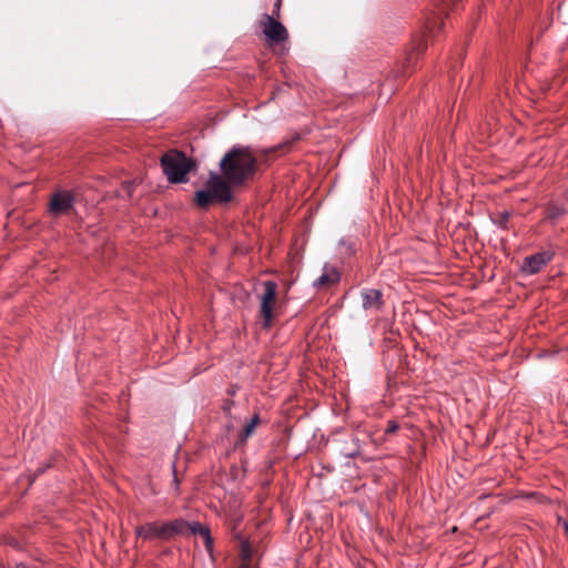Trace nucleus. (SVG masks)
<instances>
[{
  "label": "nucleus",
  "mask_w": 568,
  "mask_h": 568,
  "mask_svg": "<svg viewBox=\"0 0 568 568\" xmlns=\"http://www.w3.org/2000/svg\"><path fill=\"white\" fill-rule=\"evenodd\" d=\"M362 306L364 310L379 311L383 305V293L376 288H363L361 291Z\"/></svg>",
  "instance_id": "9b49d317"
},
{
  "label": "nucleus",
  "mask_w": 568,
  "mask_h": 568,
  "mask_svg": "<svg viewBox=\"0 0 568 568\" xmlns=\"http://www.w3.org/2000/svg\"><path fill=\"white\" fill-rule=\"evenodd\" d=\"M399 426L396 422L394 420H388L387 423V427L385 429V433L386 434H395L397 430H398Z\"/></svg>",
  "instance_id": "f3484780"
},
{
  "label": "nucleus",
  "mask_w": 568,
  "mask_h": 568,
  "mask_svg": "<svg viewBox=\"0 0 568 568\" xmlns=\"http://www.w3.org/2000/svg\"><path fill=\"white\" fill-rule=\"evenodd\" d=\"M300 139L296 135L293 140L285 141L277 146L262 150L254 153L248 146H233L229 150L220 162L222 178H248L255 174H262L263 168L268 165L271 154L283 151L287 152L292 144ZM213 178H219L214 175Z\"/></svg>",
  "instance_id": "f257e3e1"
},
{
  "label": "nucleus",
  "mask_w": 568,
  "mask_h": 568,
  "mask_svg": "<svg viewBox=\"0 0 568 568\" xmlns=\"http://www.w3.org/2000/svg\"><path fill=\"white\" fill-rule=\"evenodd\" d=\"M74 197L72 192L60 190L52 194L49 211L54 215L67 213L73 206Z\"/></svg>",
  "instance_id": "0eeeda50"
},
{
  "label": "nucleus",
  "mask_w": 568,
  "mask_h": 568,
  "mask_svg": "<svg viewBox=\"0 0 568 568\" xmlns=\"http://www.w3.org/2000/svg\"><path fill=\"white\" fill-rule=\"evenodd\" d=\"M170 181L173 182V183H180V182H186L187 180L176 179V180H170Z\"/></svg>",
  "instance_id": "412c9836"
},
{
  "label": "nucleus",
  "mask_w": 568,
  "mask_h": 568,
  "mask_svg": "<svg viewBox=\"0 0 568 568\" xmlns=\"http://www.w3.org/2000/svg\"><path fill=\"white\" fill-rule=\"evenodd\" d=\"M277 300V284L273 281L264 282V293L261 296L260 315L263 327H270L275 316L274 307Z\"/></svg>",
  "instance_id": "39448f33"
},
{
  "label": "nucleus",
  "mask_w": 568,
  "mask_h": 568,
  "mask_svg": "<svg viewBox=\"0 0 568 568\" xmlns=\"http://www.w3.org/2000/svg\"><path fill=\"white\" fill-rule=\"evenodd\" d=\"M562 214H564V210L560 209L559 206L552 204V205L548 206L546 217L548 220H556L559 216H561Z\"/></svg>",
  "instance_id": "4468645a"
},
{
  "label": "nucleus",
  "mask_w": 568,
  "mask_h": 568,
  "mask_svg": "<svg viewBox=\"0 0 568 568\" xmlns=\"http://www.w3.org/2000/svg\"><path fill=\"white\" fill-rule=\"evenodd\" d=\"M160 164L166 178H186L195 174L197 163L178 149H170L160 158Z\"/></svg>",
  "instance_id": "7ed1b4c3"
},
{
  "label": "nucleus",
  "mask_w": 568,
  "mask_h": 568,
  "mask_svg": "<svg viewBox=\"0 0 568 568\" xmlns=\"http://www.w3.org/2000/svg\"><path fill=\"white\" fill-rule=\"evenodd\" d=\"M244 180H206L203 189L195 192L194 203L201 210H207L214 204L229 203L232 200V184Z\"/></svg>",
  "instance_id": "f03ea898"
},
{
  "label": "nucleus",
  "mask_w": 568,
  "mask_h": 568,
  "mask_svg": "<svg viewBox=\"0 0 568 568\" xmlns=\"http://www.w3.org/2000/svg\"><path fill=\"white\" fill-rule=\"evenodd\" d=\"M260 24L267 43L271 45L283 42L288 38L286 28L270 14H264Z\"/></svg>",
  "instance_id": "423d86ee"
},
{
  "label": "nucleus",
  "mask_w": 568,
  "mask_h": 568,
  "mask_svg": "<svg viewBox=\"0 0 568 568\" xmlns=\"http://www.w3.org/2000/svg\"><path fill=\"white\" fill-rule=\"evenodd\" d=\"M510 214L508 212H503L499 214V219L496 221V223L503 227H506L508 221H509Z\"/></svg>",
  "instance_id": "dca6fc26"
},
{
  "label": "nucleus",
  "mask_w": 568,
  "mask_h": 568,
  "mask_svg": "<svg viewBox=\"0 0 568 568\" xmlns=\"http://www.w3.org/2000/svg\"><path fill=\"white\" fill-rule=\"evenodd\" d=\"M179 483H180V481H179V478H178V476H176V471L174 470V485H175V489H178V487H179Z\"/></svg>",
  "instance_id": "aec40b11"
},
{
  "label": "nucleus",
  "mask_w": 568,
  "mask_h": 568,
  "mask_svg": "<svg viewBox=\"0 0 568 568\" xmlns=\"http://www.w3.org/2000/svg\"><path fill=\"white\" fill-rule=\"evenodd\" d=\"M260 423V418L257 415H255L251 422L248 424H246L244 426V428L242 429L241 434H240V442L241 443H244L250 436H252V434L254 433L256 426L258 425Z\"/></svg>",
  "instance_id": "ddd939ff"
},
{
  "label": "nucleus",
  "mask_w": 568,
  "mask_h": 568,
  "mask_svg": "<svg viewBox=\"0 0 568 568\" xmlns=\"http://www.w3.org/2000/svg\"><path fill=\"white\" fill-rule=\"evenodd\" d=\"M240 568H255V567L252 565V561H244V562H241Z\"/></svg>",
  "instance_id": "6ab92c4d"
},
{
  "label": "nucleus",
  "mask_w": 568,
  "mask_h": 568,
  "mask_svg": "<svg viewBox=\"0 0 568 568\" xmlns=\"http://www.w3.org/2000/svg\"><path fill=\"white\" fill-rule=\"evenodd\" d=\"M242 562L252 561V549L248 542H243L241 548Z\"/></svg>",
  "instance_id": "2eb2a0df"
},
{
  "label": "nucleus",
  "mask_w": 568,
  "mask_h": 568,
  "mask_svg": "<svg viewBox=\"0 0 568 568\" xmlns=\"http://www.w3.org/2000/svg\"><path fill=\"white\" fill-rule=\"evenodd\" d=\"M552 260V253L548 251L538 252L525 257L521 271L526 274H536Z\"/></svg>",
  "instance_id": "6e6552de"
},
{
  "label": "nucleus",
  "mask_w": 568,
  "mask_h": 568,
  "mask_svg": "<svg viewBox=\"0 0 568 568\" xmlns=\"http://www.w3.org/2000/svg\"><path fill=\"white\" fill-rule=\"evenodd\" d=\"M133 182L134 180H130V181H126L125 184H124V189L128 191V192H131V189L133 186Z\"/></svg>",
  "instance_id": "a211bd4d"
},
{
  "label": "nucleus",
  "mask_w": 568,
  "mask_h": 568,
  "mask_svg": "<svg viewBox=\"0 0 568 568\" xmlns=\"http://www.w3.org/2000/svg\"><path fill=\"white\" fill-rule=\"evenodd\" d=\"M339 282V273L335 267L325 266L322 275L314 281L316 288H328Z\"/></svg>",
  "instance_id": "f8f14e48"
},
{
  "label": "nucleus",
  "mask_w": 568,
  "mask_h": 568,
  "mask_svg": "<svg viewBox=\"0 0 568 568\" xmlns=\"http://www.w3.org/2000/svg\"><path fill=\"white\" fill-rule=\"evenodd\" d=\"M434 26H435V21L428 20L425 26L426 32L418 36L417 38H415L413 40L410 50L408 51L407 59H406L408 63H412L416 55H419L426 51L427 45H428L427 39H428V36L433 32Z\"/></svg>",
  "instance_id": "1a4fd4ad"
},
{
  "label": "nucleus",
  "mask_w": 568,
  "mask_h": 568,
  "mask_svg": "<svg viewBox=\"0 0 568 568\" xmlns=\"http://www.w3.org/2000/svg\"><path fill=\"white\" fill-rule=\"evenodd\" d=\"M224 409H230V404H226V405L224 406Z\"/></svg>",
  "instance_id": "4be33fe9"
},
{
  "label": "nucleus",
  "mask_w": 568,
  "mask_h": 568,
  "mask_svg": "<svg viewBox=\"0 0 568 568\" xmlns=\"http://www.w3.org/2000/svg\"><path fill=\"white\" fill-rule=\"evenodd\" d=\"M162 523L149 521L143 525L136 526L134 528V532L136 538H141L143 540L159 539L164 541V536H162Z\"/></svg>",
  "instance_id": "9d476101"
},
{
  "label": "nucleus",
  "mask_w": 568,
  "mask_h": 568,
  "mask_svg": "<svg viewBox=\"0 0 568 568\" xmlns=\"http://www.w3.org/2000/svg\"><path fill=\"white\" fill-rule=\"evenodd\" d=\"M162 536L164 541H170L175 537H189L191 535H200L204 538L205 547L211 550L213 539L210 535L207 527L202 526L200 523H189L183 518L162 523Z\"/></svg>",
  "instance_id": "20e7f679"
}]
</instances>
